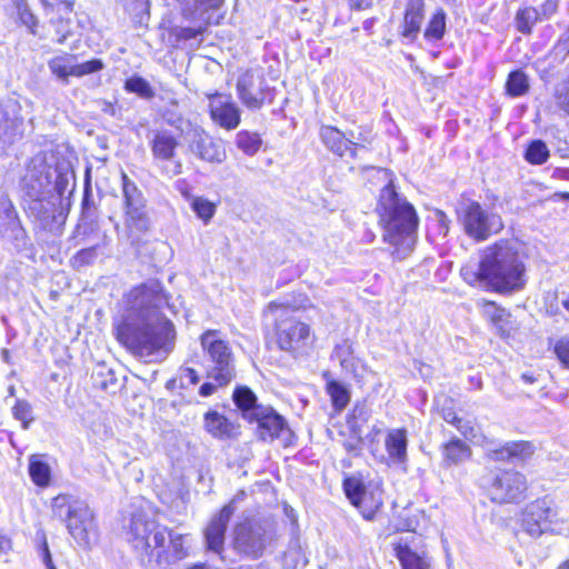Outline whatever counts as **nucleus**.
Segmentation results:
<instances>
[{
	"label": "nucleus",
	"instance_id": "6e6552de",
	"mask_svg": "<svg viewBox=\"0 0 569 569\" xmlns=\"http://www.w3.org/2000/svg\"><path fill=\"white\" fill-rule=\"evenodd\" d=\"M274 531L268 521L247 520L233 529V549L248 558L257 559L272 543Z\"/></svg>",
	"mask_w": 569,
	"mask_h": 569
},
{
	"label": "nucleus",
	"instance_id": "e2e57ef3",
	"mask_svg": "<svg viewBox=\"0 0 569 569\" xmlns=\"http://www.w3.org/2000/svg\"><path fill=\"white\" fill-rule=\"evenodd\" d=\"M349 6L356 10L368 9L372 4V0H348Z\"/></svg>",
	"mask_w": 569,
	"mask_h": 569
},
{
	"label": "nucleus",
	"instance_id": "ea45409f",
	"mask_svg": "<svg viewBox=\"0 0 569 569\" xmlns=\"http://www.w3.org/2000/svg\"><path fill=\"white\" fill-rule=\"evenodd\" d=\"M507 93L511 97H520L528 92V77L520 70L511 72L506 82Z\"/></svg>",
	"mask_w": 569,
	"mask_h": 569
},
{
	"label": "nucleus",
	"instance_id": "4d7b16f0",
	"mask_svg": "<svg viewBox=\"0 0 569 569\" xmlns=\"http://www.w3.org/2000/svg\"><path fill=\"white\" fill-rule=\"evenodd\" d=\"M557 103L561 109L569 113V81L558 89Z\"/></svg>",
	"mask_w": 569,
	"mask_h": 569
},
{
	"label": "nucleus",
	"instance_id": "e433bc0d",
	"mask_svg": "<svg viewBox=\"0 0 569 569\" xmlns=\"http://www.w3.org/2000/svg\"><path fill=\"white\" fill-rule=\"evenodd\" d=\"M539 21H541L539 10L533 7L519 9L516 14L517 29L523 34H529Z\"/></svg>",
	"mask_w": 569,
	"mask_h": 569
},
{
	"label": "nucleus",
	"instance_id": "09e8293b",
	"mask_svg": "<svg viewBox=\"0 0 569 569\" xmlns=\"http://www.w3.org/2000/svg\"><path fill=\"white\" fill-rule=\"evenodd\" d=\"M99 244L79 250L72 258V263L77 268L92 264L98 258Z\"/></svg>",
	"mask_w": 569,
	"mask_h": 569
},
{
	"label": "nucleus",
	"instance_id": "f3484780",
	"mask_svg": "<svg viewBox=\"0 0 569 569\" xmlns=\"http://www.w3.org/2000/svg\"><path fill=\"white\" fill-rule=\"evenodd\" d=\"M103 62L100 59H92L83 63H76V56L61 54L51 58L48 61L50 72L62 83H69V77H83L103 69Z\"/></svg>",
	"mask_w": 569,
	"mask_h": 569
},
{
	"label": "nucleus",
	"instance_id": "6ab92c4d",
	"mask_svg": "<svg viewBox=\"0 0 569 569\" xmlns=\"http://www.w3.org/2000/svg\"><path fill=\"white\" fill-rule=\"evenodd\" d=\"M207 97L211 120L228 131L234 130L241 121V109L231 96L214 92L208 93Z\"/></svg>",
	"mask_w": 569,
	"mask_h": 569
},
{
	"label": "nucleus",
	"instance_id": "13d9d810",
	"mask_svg": "<svg viewBox=\"0 0 569 569\" xmlns=\"http://www.w3.org/2000/svg\"><path fill=\"white\" fill-rule=\"evenodd\" d=\"M54 181L52 180L51 191L54 190L58 197H62L66 191L68 184V178L66 174L61 172H57L53 174Z\"/></svg>",
	"mask_w": 569,
	"mask_h": 569
},
{
	"label": "nucleus",
	"instance_id": "423d86ee",
	"mask_svg": "<svg viewBox=\"0 0 569 569\" xmlns=\"http://www.w3.org/2000/svg\"><path fill=\"white\" fill-rule=\"evenodd\" d=\"M457 219L465 233L475 241L481 242L503 229L500 214L486 210L475 200H463L457 207Z\"/></svg>",
	"mask_w": 569,
	"mask_h": 569
},
{
	"label": "nucleus",
	"instance_id": "0e129e2a",
	"mask_svg": "<svg viewBox=\"0 0 569 569\" xmlns=\"http://www.w3.org/2000/svg\"><path fill=\"white\" fill-rule=\"evenodd\" d=\"M356 440L355 441H346L343 443V447L345 449L348 451V452H357L359 451L360 449V443H361V435L359 436H356Z\"/></svg>",
	"mask_w": 569,
	"mask_h": 569
},
{
	"label": "nucleus",
	"instance_id": "49530a36",
	"mask_svg": "<svg viewBox=\"0 0 569 569\" xmlns=\"http://www.w3.org/2000/svg\"><path fill=\"white\" fill-rule=\"evenodd\" d=\"M124 89L129 92L137 93L142 98L153 97V91L150 84L141 77L129 78L124 83Z\"/></svg>",
	"mask_w": 569,
	"mask_h": 569
},
{
	"label": "nucleus",
	"instance_id": "2eb2a0df",
	"mask_svg": "<svg viewBox=\"0 0 569 569\" xmlns=\"http://www.w3.org/2000/svg\"><path fill=\"white\" fill-rule=\"evenodd\" d=\"M121 178L126 204V226L131 230L144 232L149 229L150 222L144 211L142 193L124 172H122Z\"/></svg>",
	"mask_w": 569,
	"mask_h": 569
},
{
	"label": "nucleus",
	"instance_id": "37998d69",
	"mask_svg": "<svg viewBox=\"0 0 569 569\" xmlns=\"http://www.w3.org/2000/svg\"><path fill=\"white\" fill-rule=\"evenodd\" d=\"M18 213L8 197H0V234L18 220Z\"/></svg>",
	"mask_w": 569,
	"mask_h": 569
},
{
	"label": "nucleus",
	"instance_id": "393cba45",
	"mask_svg": "<svg viewBox=\"0 0 569 569\" xmlns=\"http://www.w3.org/2000/svg\"><path fill=\"white\" fill-rule=\"evenodd\" d=\"M535 449V446L529 441H510L499 449L490 450L488 457L492 461H523L533 455Z\"/></svg>",
	"mask_w": 569,
	"mask_h": 569
},
{
	"label": "nucleus",
	"instance_id": "9d476101",
	"mask_svg": "<svg viewBox=\"0 0 569 569\" xmlns=\"http://www.w3.org/2000/svg\"><path fill=\"white\" fill-rule=\"evenodd\" d=\"M237 96L250 110H259L271 99V89L261 68L247 69L239 73L236 82Z\"/></svg>",
	"mask_w": 569,
	"mask_h": 569
},
{
	"label": "nucleus",
	"instance_id": "4c0bfd02",
	"mask_svg": "<svg viewBox=\"0 0 569 569\" xmlns=\"http://www.w3.org/2000/svg\"><path fill=\"white\" fill-rule=\"evenodd\" d=\"M371 410L365 402H357L348 415V425L356 436L361 435L362 425L370 418Z\"/></svg>",
	"mask_w": 569,
	"mask_h": 569
},
{
	"label": "nucleus",
	"instance_id": "473e14b6",
	"mask_svg": "<svg viewBox=\"0 0 569 569\" xmlns=\"http://www.w3.org/2000/svg\"><path fill=\"white\" fill-rule=\"evenodd\" d=\"M29 476L38 487L46 488L51 481V468L40 456L32 455L29 458Z\"/></svg>",
	"mask_w": 569,
	"mask_h": 569
},
{
	"label": "nucleus",
	"instance_id": "a878e982",
	"mask_svg": "<svg viewBox=\"0 0 569 569\" xmlns=\"http://www.w3.org/2000/svg\"><path fill=\"white\" fill-rule=\"evenodd\" d=\"M386 451L389 458L396 463L407 461L408 438L403 428L390 429L385 440Z\"/></svg>",
	"mask_w": 569,
	"mask_h": 569
},
{
	"label": "nucleus",
	"instance_id": "cd10ccee",
	"mask_svg": "<svg viewBox=\"0 0 569 569\" xmlns=\"http://www.w3.org/2000/svg\"><path fill=\"white\" fill-rule=\"evenodd\" d=\"M29 199V214L39 222L41 228H47L54 218V203L47 200V197Z\"/></svg>",
	"mask_w": 569,
	"mask_h": 569
},
{
	"label": "nucleus",
	"instance_id": "dca6fc26",
	"mask_svg": "<svg viewBox=\"0 0 569 569\" xmlns=\"http://www.w3.org/2000/svg\"><path fill=\"white\" fill-rule=\"evenodd\" d=\"M346 496L357 507L365 519H373L376 512L382 506V496L379 489L368 490L357 478H347L343 482Z\"/></svg>",
	"mask_w": 569,
	"mask_h": 569
},
{
	"label": "nucleus",
	"instance_id": "f257e3e1",
	"mask_svg": "<svg viewBox=\"0 0 569 569\" xmlns=\"http://www.w3.org/2000/svg\"><path fill=\"white\" fill-rule=\"evenodd\" d=\"M167 303L162 286L151 280L130 290L124 297L126 315L118 327V339L136 357L146 361L162 355L173 337L172 323L160 308Z\"/></svg>",
	"mask_w": 569,
	"mask_h": 569
},
{
	"label": "nucleus",
	"instance_id": "39448f33",
	"mask_svg": "<svg viewBox=\"0 0 569 569\" xmlns=\"http://www.w3.org/2000/svg\"><path fill=\"white\" fill-rule=\"evenodd\" d=\"M289 305L271 301L268 312L276 321V340L281 350L297 352L305 349L311 341L309 325L293 317Z\"/></svg>",
	"mask_w": 569,
	"mask_h": 569
},
{
	"label": "nucleus",
	"instance_id": "f03ea898",
	"mask_svg": "<svg viewBox=\"0 0 569 569\" xmlns=\"http://www.w3.org/2000/svg\"><path fill=\"white\" fill-rule=\"evenodd\" d=\"M463 277L472 286L511 293L525 288L526 267L517 247L500 241L483 250L477 271L465 269Z\"/></svg>",
	"mask_w": 569,
	"mask_h": 569
},
{
	"label": "nucleus",
	"instance_id": "7ed1b4c3",
	"mask_svg": "<svg viewBox=\"0 0 569 569\" xmlns=\"http://www.w3.org/2000/svg\"><path fill=\"white\" fill-rule=\"evenodd\" d=\"M377 211L383 229V241L393 247L392 256L402 260L413 250L418 216L413 206L389 182L380 193Z\"/></svg>",
	"mask_w": 569,
	"mask_h": 569
},
{
	"label": "nucleus",
	"instance_id": "c9c22d12",
	"mask_svg": "<svg viewBox=\"0 0 569 569\" xmlns=\"http://www.w3.org/2000/svg\"><path fill=\"white\" fill-rule=\"evenodd\" d=\"M237 147L247 156H254L261 148L262 140L257 132L239 131L236 136Z\"/></svg>",
	"mask_w": 569,
	"mask_h": 569
},
{
	"label": "nucleus",
	"instance_id": "ddd939ff",
	"mask_svg": "<svg viewBox=\"0 0 569 569\" xmlns=\"http://www.w3.org/2000/svg\"><path fill=\"white\" fill-rule=\"evenodd\" d=\"M154 536L156 558L153 566H171L189 556V536L167 526Z\"/></svg>",
	"mask_w": 569,
	"mask_h": 569
},
{
	"label": "nucleus",
	"instance_id": "c85d7f7f",
	"mask_svg": "<svg viewBox=\"0 0 569 569\" xmlns=\"http://www.w3.org/2000/svg\"><path fill=\"white\" fill-rule=\"evenodd\" d=\"M320 138L328 149L333 153L342 157L350 149L347 141V133L332 126H322L320 129Z\"/></svg>",
	"mask_w": 569,
	"mask_h": 569
},
{
	"label": "nucleus",
	"instance_id": "2f4dec72",
	"mask_svg": "<svg viewBox=\"0 0 569 569\" xmlns=\"http://www.w3.org/2000/svg\"><path fill=\"white\" fill-rule=\"evenodd\" d=\"M326 391L329 395L332 407L337 412H341L349 405L351 392L347 385L332 379L327 381Z\"/></svg>",
	"mask_w": 569,
	"mask_h": 569
},
{
	"label": "nucleus",
	"instance_id": "7c9ffc66",
	"mask_svg": "<svg viewBox=\"0 0 569 569\" xmlns=\"http://www.w3.org/2000/svg\"><path fill=\"white\" fill-rule=\"evenodd\" d=\"M423 0H409L405 14L406 37L419 31L423 20Z\"/></svg>",
	"mask_w": 569,
	"mask_h": 569
},
{
	"label": "nucleus",
	"instance_id": "a211bd4d",
	"mask_svg": "<svg viewBox=\"0 0 569 569\" xmlns=\"http://www.w3.org/2000/svg\"><path fill=\"white\" fill-rule=\"evenodd\" d=\"M244 496V492L237 495L228 505H226L209 521L203 530L207 550L217 555H222L224 549V536L231 516L236 511L234 503Z\"/></svg>",
	"mask_w": 569,
	"mask_h": 569
},
{
	"label": "nucleus",
	"instance_id": "79ce46f5",
	"mask_svg": "<svg viewBox=\"0 0 569 569\" xmlns=\"http://www.w3.org/2000/svg\"><path fill=\"white\" fill-rule=\"evenodd\" d=\"M526 160L532 164H542L549 158V150L542 140L532 141L526 151Z\"/></svg>",
	"mask_w": 569,
	"mask_h": 569
},
{
	"label": "nucleus",
	"instance_id": "de8ad7c7",
	"mask_svg": "<svg viewBox=\"0 0 569 569\" xmlns=\"http://www.w3.org/2000/svg\"><path fill=\"white\" fill-rule=\"evenodd\" d=\"M191 207L197 216L206 222L209 221L216 212V206L201 197L193 198Z\"/></svg>",
	"mask_w": 569,
	"mask_h": 569
},
{
	"label": "nucleus",
	"instance_id": "1a4fd4ad",
	"mask_svg": "<svg viewBox=\"0 0 569 569\" xmlns=\"http://www.w3.org/2000/svg\"><path fill=\"white\" fill-rule=\"evenodd\" d=\"M163 527L144 513H134L131 518L127 539L140 562L146 567H153L157 550L153 542L154 536L161 532Z\"/></svg>",
	"mask_w": 569,
	"mask_h": 569
},
{
	"label": "nucleus",
	"instance_id": "6e6d98bb",
	"mask_svg": "<svg viewBox=\"0 0 569 569\" xmlns=\"http://www.w3.org/2000/svg\"><path fill=\"white\" fill-rule=\"evenodd\" d=\"M39 555H40L47 569H57L56 566L53 565L51 553L49 550V546H48L44 535H42V541L39 546Z\"/></svg>",
	"mask_w": 569,
	"mask_h": 569
},
{
	"label": "nucleus",
	"instance_id": "20e7f679",
	"mask_svg": "<svg viewBox=\"0 0 569 569\" xmlns=\"http://www.w3.org/2000/svg\"><path fill=\"white\" fill-rule=\"evenodd\" d=\"M53 517L66 523L69 535L83 548L98 540L94 515L88 503L71 495H59L51 503Z\"/></svg>",
	"mask_w": 569,
	"mask_h": 569
},
{
	"label": "nucleus",
	"instance_id": "774afa93",
	"mask_svg": "<svg viewBox=\"0 0 569 569\" xmlns=\"http://www.w3.org/2000/svg\"><path fill=\"white\" fill-rule=\"evenodd\" d=\"M11 549V541L8 537L0 535V555L8 552Z\"/></svg>",
	"mask_w": 569,
	"mask_h": 569
},
{
	"label": "nucleus",
	"instance_id": "c03bdc74",
	"mask_svg": "<svg viewBox=\"0 0 569 569\" xmlns=\"http://www.w3.org/2000/svg\"><path fill=\"white\" fill-rule=\"evenodd\" d=\"M347 141L349 143V147H355V149L351 150V156L355 157L357 148L363 149L366 143H370L372 141L371 130L367 127H361L358 128L357 130H349L347 132Z\"/></svg>",
	"mask_w": 569,
	"mask_h": 569
},
{
	"label": "nucleus",
	"instance_id": "5fc2aeb1",
	"mask_svg": "<svg viewBox=\"0 0 569 569\" xmlns=\"http://www.w3.org/2000/svg\"><path fill=\"white\" fill-rule=\"evenodd\" d=\"M451 405H452V401L449 399H446L445 403L440 408L439 412L446 422L453 426L456 423V421L459 419V417L457 416V413L453 410Z\"/></svg>",
	"mask_w": 569,
	"mask_h": 569
},
{
	"label": "nucleus",
	"instance_id": "b1692460",
	"mask_svg": "<svg viewBox=\"0 0 569 569\" xmlns=\"http://www.w3.org/2000/svg\"><path fill=\"white\" fill-rule=\"evenodd\" d=\"M150 138L151 152L154 159L161 161L173 160L179 146L178 138L168 129L152 131Z\"/></svg>",
	"mask_w": 569,
	"mask_h": 569
},
{
	"label": "nucleus",
	"instance_id": "0eeeda50",
	"mask_svg": "<svg viewBox=\"0 0 569 569\" xmlns=\"http://www.w3.org/2000/svg\"><path fill=\"white\" fill-rule=\"evenodd\" d=\"M201 346L208 357L207 377L217 386L228 385L236 376L233 355L229 343L216 330H207L201 335Z\"/></svg>",
	"mask_w": 569,
	"mask_h": 569
},
{
	"label": "nucleus",
	"instance_id": "bf43d9fd",
	"mask_svg": "<svg viewBox=\"0 0 569 569\" xmlns=\"http://www.w3.org/2000/svg\"><path fill=\"white\" fill-rule=\"evenodd\" d=\"M202 30L200 28H181L178 37L183 40H190L197 38L199 34H201Z\"/></svg>",
	"mask_w": 569,
	"mask_h": 569
},
{
	"label": "nucleus",
	"instance_id": "8fccbe9b",
	"mask_svg": "<svg viewBox=\"0 0 569 569\" xmlns=\"http://www.w3.org/2000/svg\"><path fill=\"white\" fill-rule=\"evenodd\" d=\"M13 417L22 422V428L28 429L33 420L31 406L23 400H18L12 408Z\"/></svg>",
	"mask_w": 569,
	"mask_h": 569
},
{
	"label": "nucleus",
	"instance_id": "338daca9",
	"mask_svg": "<svg viewBox=\"0 0 569 569\" xmlns=\"http://www.w3.org/2000/svg\"><path fill=\"white\" fill-rule=\"evenodd\" d=\"M217 389V386H214L213 383L211 382H206L203 383L201 387H200V390H199V393L202 396V397H209L211 396Z\"/></svg>",
	"mask_w": 569,
	"mask_h": 569
},
{
	"label": "nucleus",
	"instance_id": "72a5a7b5",
	"mask_svg": "<svg viewBox=\"0 0 569 569\" xmlns=\"http://www.w3.org/2000/svg\"><path fill=\"white\" fill-rule=\"evenodd\" d=\"M233 401L241 410L244 419L248 420V413L256 408L263 407L257 403L256 395L248 387H238L233 391Z\"/></svg>",
	"mask_w": 569,
	"mask_h": 569
},
{
	"label": "nucleus",
	"instance_id": "3c124183",
	"mask_svg": "<svg viewBox=\"0 0 569 569\" xmlns=\"http://www.w3.org/2000/svg\"><path fill=\"white\" fill-rule=\"evenodd\" d=\"M453 426L467 440L477 439L478 429L471 420L459 418Z\"/></svg>",
	"mask_w": 569,
	"mask_h": 569
},
{
	"label": "nucleus",
	"instance_id": "4be33fe9",
	"mask_svg": "<svg viewBox=\"0 0 569 569\" xmlns=\"http://www.w3.org/2000/svg\"><path fill=\"white\" fill-rule=\"evenodd\" d=\"M22 123L16 102L8 101L0 104V151L12 144L21 134Z\"/></svg>",
	"mask_w": 569,
	"mask_h": 569
},
{
	"label": "nucleus",
	"instance_id": "864d4df0",
	"mask_svg": "<svg viewBox=\"0 0 569 569\" xmlns=\"http://www.w3.org/2000/svg\"><path fill=\"white\" fill-rule=\"evenodd\" d=\"M558 7H559V1L558 0H546L541 4L540 9H538L539 13H540L541 21L542 20H548L552 16H555L556 12L558 11Z\"/></svg>",
	"mask_w": 569,
	"mask_h": 569
},
{
	"label": "nucleus",
	"instance_id": "aec40b11",
	"mask_svg": "<svg viewBox=\"0 0 569 569\" xmlns=\"http://www.w3.org/2000/svg\"><path fill=\"white\" fill-rule=\"evenodd\" d=\"M551 508L547 506L545 500L536 501L528 506L523 512L521 521L522 529L531 537L537 538L546 531L561 535L566 531L562 528L552 527Z\"/></svg>",
	"mask_w": 569,
	"mask_h": 569
},
{
	"label": "nucleus",
	"instance_id": "58836bf2",
	"mask_svg": "<svg viewBox=\"0 0 569 569\" xmlns=\"http://www.w3.org/2000/svg\"><path fill=\"white\" fill-rule=\"evenodd\" d=\"M13 8L16 9V13L19 18V21L28 28L31 34H37V28L39 24V20L32 13L29 8L27 0H11Z\"/></svg>",
	"mask_w": 569,
	"mask_h": 569
},
{
	"label": "nucleus",
	"instance_id": "a18cd8bd",
	"mask_svg": "<svg viewBox=\"0 0 569 569\" xmlns=\"http://www.w3.org/2000/svg\"><path fill=\"white\" fill-rule=\"evenodd\" d=\"M445 28H446V14L442 10H439L431 18V20L426 29L425 36L429 39L439 40L442 38V36L445 33Z\"/></svg>",
	"mask_w": 569,
	"mask_h": 569
},
{
	"label": "nucleus",
	"instance_id": "4468645a",
	"mask_svg": "<svg viewBox=\"0 0 569 569\" xmlns=\"http://www.w3.org/2000/svg\"><path fill=\"white\" fill-rule=\"evenodd\" d=\"M56 169L47 163L43 156L38 154L29 162L21 181V188L28 198L48 197Z\"/></svg>",
	"mask_w": 569,
	"mask_h": 569
},
{
	"label": "nucleus",
	"instance_id": "5701e85b",
	"mask_svg": "<svg viewBox=\"0 0 569 569\" xmlns=\"http://www.w3.org/2000/svg\"><path fill=\"white\" fill-rule=\"evenodd\" d=\"M396 556L401 569H430V558L421 548H417L407 539L400 538L393 543Z\"/></svg>",
	"mask_w": 569,
	"mask_h": 569
},
{
	"label": "nucleus",
	"instance_id": "69168bd1",
	"mask_svg": "<svg viewBox=\"0 0 569 569\" xmlns=\"http://www.w3.org/2000/svg\"><path fill=\"white\" fill-rule=\"evenodd\" d=\"M490 306L495 308V310L491 315V320L495 325H498L503 320V318L507 316V313L503 309L496 308L493 303H490Z\"/></svg>",
	"mask_w": 569,
	"mask_h": 569
},
{
	"label": "nucleus",
	"instance_id": "052dcab7",
	"mask_svg": "<svg viewBox=\"0 0 569 569\" xmlns=\"http://www.w3.org/2000/svg\"><path fill=\"white\" fill-rule=\"evenodd\" d=\"M107 376L108 377L101 381L97 380V385L103 390H109L110 388H112L117 385V378H116L114 373L112 372V370H108Z\"/></svg>",
	"mask_w": 569,
	"mask_h": 569
},
{
	"label": "nucleus",
	"instance_id": "412c9836",
	"mask_svg": "<svg viewBox=\"0 0 569 569\" xmlns=\"http://www.w3.org/2000/svg\"><path fill=\"white\" fill-rule=\"evenodd\" d=\"M189 149L197 158L209 163H222L227 159L223 142L214 139L203 129L192 131Z\"/></svg>",
	"mask_w": 569,
	"mask_h": 569
},
{
	"label": "nucleus",
	"instance_id": "680f3d73",
	"mask_svg": "<svg viewBox=\"0 0 569 569\" xmlns=\"http://www.w3.org/2000/svg\"><path fill=\"white\" fill-rule=\"evenodd\" d=\"M181 378L189 380L192 385H197L199 382V376L192 368H183L181 370Z\"/></svg>",
	"mask_w": 569,
	"mask_h": 569
},
{
	"label": "nucleus",
	"instance_id": "f8f14e48",
	"mask_svg": "<svg viewBox=\"0 0 569 569\" xmlns=\"http://www.w3.org/2000/svg\"><path fill=\"white\" fill-rule=\"evenodd\" d=\"M248 421L256 422V435L262 441L279 439L283 445H289L292 431L287 421L273 408L269 406L256 408L248 413Z\"/></svg>",
	"mask_w": 569,
	"mask_h": 569
},
{
	"label": "nucleus",
	"instance_id": "9b49d317",
	"mask_svg": "<svg viewBox=\"0 0 569 569\" xmlns=\"http://www.w3.org/2000/svg\"><path fill=\"white\" fill-rule=\"evenodd\" d=\"M483 486L488 488L493 501L507 503L523 497L527 490V480L518 471L505 470L485 477Z\"/></svg>",
	"mask_w": 569,
	"mask_h": 569
},
{
	"label": "nucleus",
	"instance_id": "f704fd0d",
	"mask_svg": "<svg viewBox=\"0 0 569 569\" xmlns=\"http://www.w3.org/2000/svg\"><path fill=\"white\" fill-rule=\"evenodd\" d=\"M353 345L349 340H343L341 343L337 345L332 356L340 362V366L347 372L355 373L356 372V362L357 359L353 356Z\"/></svg>",
	"mask_w": 569,
	"mask_h": 569
},
{
	"label": "nucleus",
	"instance_id": "a19ab883",
	"mask_svg": "<svg viewBox=\"0 0 569 569\" xmlns=\"http://www.w3.org/2000/svg\"><path fill=\"white\" fill-rule=\"evenodd\" d=\"M1 238L10 241L17 249H23L28 244V236L24 228L21 226L20 220L13 221L8 230H4Z\"/></svg>",
	"mask_w": 569,
	"mask_h": 569
},
{
	"label": "nucleus",
	"instance_id": "bb28decb",
	"mask_svg": "<svg viewBox=\"0 0 569 569\" xmlns=\"http://www.w3.org/2000/svg\"><path fill=\"white\" fill-rule=\"evenodd\" d=\"M204 429L214 438L229 439L233 437L236 427L224 416L212 410L204 415Z\"/></svg>",
	"mask_w": 569,
	"mask_h": 569
},
{
	"label": "nucleus",
	"instance_id": "c756f323",
	"mask_svg": "<svg viewBox=\"0 0 569 569\" xmlns=\"http://www.w3.org/2000/svg\"><path fill=\"white\" fill-rule=\"evenodd\" d=\"M441 452L448 466L461 463L471 456L470 447L458 438H453L445 443Z\"/></svg>",
	"mask_w": 569,
	"mask_h": 569
},
{
	"label": "nucleus",
	"instance_id": "603ef678",
	"mask_svg": "<svg viewBox=\"0 0 569 569\" xmlns=\"http://www.w3.org/2000/svg\"><path fill=\"white\" fill-rule=\"evenodd\" d=\"M555 353L561 363L569 368V337H563L556 343Z\"/></svg>",
	"mask_w": 569,
	"mask_h": 569
}]
</instances>
